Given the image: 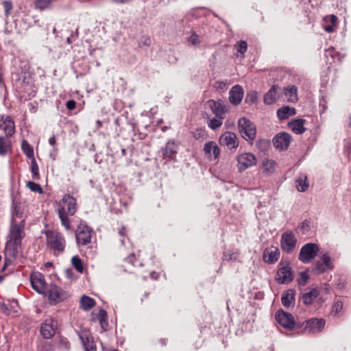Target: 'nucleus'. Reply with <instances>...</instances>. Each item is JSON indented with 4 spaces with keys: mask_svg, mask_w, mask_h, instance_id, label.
Returning <instances> with one entry per match:
<instances>
[{
    "mask_svg": "<svg viewBox=\"0 0 351 351\" xmlns=\"http://www.w3.org/2000/svg\"><path fill=\"white\" fill-rule=\"evenodd\" d=\"M25 225L23 212L14 207L12 213L10 226L5 244V263L2 270L5 268L8 261L11 262L12 259L17 257L21 247L22 240L25 236Z\"/></svg>",
    "mask_w": 351,
    "mask_h": 351,
    "instance_id": "f257e3e1",
    "label": "nucleus"
},
{
    "mask_svg": "<svg viewBox=\"0 0 351 351\" xmlns=\"http://www.w3.org/2000/svg\"><path fill=\"white\" fill-rule=\"evenodd\" d=\"M76 204L75 199L69 195H64L60 203V208L58 209V216L62 225L67 230L71 228L69 217L73 216L75 213Z\"/></svg>",
    "mask_w": 351,
    "mask_h": 351,
    "instance_id": "f03ea898",
    "label": "nucleus"
},
{
    "mask_svg": "<svg viewBox=\"0 0 351 351\" xmlns=\"http://www.w3.org/2000/svg\"><path fill=\"white\" fill-rule=\"evenodd\" d=\"M294 279V274L289 261L281 260L275 275L276 281L280 285H288Z\"/></svg>",
    "mask_w": 351,
    "mask_h": 351,
    "instance_id": "7ed1b4c3",
    "label": "nucleus"
},
{
    "mask_svg": "<svg viewBox=\"0 0 351 351\" xmlns=\"http://www.w3.org/2000/svg\"><path fill=\"white\" fill-rule=\"evenodd\" d=\"M45 234L48 246L56 252L57 255L62 254L66 245V241L62 234L53 230L46 231Z\"/></svg>",
    "mask_w": 351,
    "mask_h": 351,
    "instance_id": "20e7f679",
    "label": "nucleus"
},
{
    "mask_svg": "<svg viewBox=\"0 0 351 351\" xmlns=\"http://www.w3.org/2000/svg\"><path fill=\"white\" fill-rule=\"evenodd\" d=\"M43 294L47 295L49 302L51 305H55L69 297L67 291L54 284L48 285Z\"/></svg>",
    "mask_w": 351,
    "mask_h": 351,
    "instance_id": "39448f33",
    "label": "nucleus"
},
{
    "mask_svg": "<svg viewBox=\"0 0 351 351\" xmlns=\"http://www.w3.org/2000/svg\"><path fill=\"white\" fill-rule=\"evenodd\" d=\"M238 128L241 136L246 141H253L256 138L255 125L248 119L242 117L238 121Z\"/></svg>",
    "mask_w": 351,
    "mask_h": 351,
    "instance_id": "423d86ee",
    "label": "nucleus"
},
{
    "mask_svg": "<svg viewBox=\"0 0 351 351\" xmlns=\"http://www.w3.org/2000/svg\"><path fill=\"white\" fill-rule=\"evenodd\" d=\"M319 252V246L315 243H308L300 249L298 259L304 264L309 263L313 260Z\"/></svg>",
    "mask_w": 351,
    "mask_h": 351,
    "instance_id": "0eeeda50",
    "label": "nucleus"
},
{
    "mask_svg": "<svg viewBox=\"0 0 351 351\" xmlns=\"http://www.w3.org/2000/svg\"><path fill=\"white\" fill-rule=\"evenodd\" d=\"M296 244L297 239L291 231H286L282 234L280 247L283 252L287 254L292 253L295 250Z\"/></svg>",
    "mask_w": 351,
    "mask_h": 351,
    "instance_id": "6e6552de",
    "label": "nucleus"
},
{
    "mask_svg": "<svg viewBox=\"0 0 351 351\" xmlns=\"http://www.w3.org/2000/svg\"><path fill=\"white\" fill-rule=\"evenodd\" d=\"M92 230L86 224L81 223L75 232L76 242L78 246L86 245L90 243Z\"/></svg>",
    "mask_w": 351,
    "mask_h": 351,
    "instance_id": "1a4fd4ad",
    "label": "nucleus"
},
{
    "mask_svg": "<svg viewBox=\"0 0 351 351\" xmlns=\"http://www.w3.org/2000/svg\"><path fill=\"white\" fill-rule=\"evenodd\" d=\"M276 319L285 328L293 330L295 328V322L294 317L289 313L285 312L282 309L276 313Z\"/></svg>",
    "mask_w": 351,
    "mask_h": 351,
    "instance_id": "9d476101",
    "label": "nucleus"
},
{
    "mask_svg": "<svg viewBox=\"0 0 351 351\" xmlns=\"http://www.w3.org/2000/svg\"><path fill=\"white\" fill-rule=\"evenodd\" d=\"M256 164V158L251 153H243L237 156V167L240 172Z\"/></svg>",
    "mask_w": 351,
    "mask_h": 351,
    "instance_id": "9b49d317",
    "label": "nucleus"
},
{
    "mask_svg": "<svg viewBox=\"0 0 351 351\" xmlns=\"http://www.w3.org/2000/svg\"><path fill=\"white\" fill-rule=\"evenodd\" d=\"M58 328V322L51 317H49L42 324L40 333L45 339H50L56 334Z\"/></svg>",
    "mask_w": 351,
    "mask_h": 351,
    "instance_id": "f8f14e48",
    "label": "nucleus"
},
{
    "mask_svg": "<svg viewBox=\"0 0 351 351\" xmlns=\"http://www.w3.org/2000/svg\"><path fill=\"white\" fill-rule=\"evenodd\" d=\"M292 140L291 136L287 132L277 134L272 140L274 147L278 150H285L289 147Z\"/></svg>",
    "mask_w": 351,
    "mask_h": 351,
    "instance_id": "ddd939ff",
    "label": "nucleus"
},
{
    "mask_svg": "<svg viewBox=\"0 0 351 351\" xmlns=\"http://www.w3.org/2000/svg\"><path fill=\"white\" fill-rule=\"evenodd\" d=\"M30 282L32 288L38 293L43 294L45 293L47 286H46L45 277L40 273H34L30 276Z\"/></svg>",
    "mask_w": 351,
    "mask_h": 351,
    "instance_id": "4468645a",
    "label": "nucleus"
},
{
    "mask_svg": "<svg viewBox=\"0 0 351 351\" xmlns=\"http://www.w3.org/2000/svg\"><path fill=\"white\" fill-rule=\"evenodd\" d=\"M219 143L227 146L228 149H235L239 145L237 135L230 132H226L219 138Z\"/></svg>",
    "mask_w": 351,
    "mask_h": 351,
    "instance_id": "2eb2a0df",
    "label": "nucleus"
},
{
    "mask_svg": "<svg viewBox=\"0 0 351 351\" xmlns=\"http://www.w3.org/2000/svg\"><path fill=\"white\" fill-rule=\"evenodd\" d=\"M325 324L324 319H310L306 321L305 330L311 333H318L324 329Z\"/></svg>",
    "mask_w": 351,
    "mask_h": 351,
    "instance_id": "dca6fc26",
    "label": "nucleus"
},
{
    "mask_svg": "<svg viewBox=\"0 0 351 351\" xmlns=\"http://www.w3.org/2000/svg\"><path fill=\"white\" fill-rule=\"evenodd\" d=\"M280 250L274 246L266 248L263 252V261L269 264L276 263L280 257Z\"/></svg>",
    "mask_w": 351,
    "mask_h": 351,
    "instance_id": "f3484780",
    "label": "nucleus"
},
{
    "mask_svg": "<svg viewBox=\"0 0 351 351\" xmlns=\"http://www.w3.org/2000/svg\"><path fill=\"white\" fill-rule=\"evenodd\" d=\"M229 101L231 104L237 106L243 97L244 91L240 85H234L229 92Z\"/></svg>",
    "mask_w": 351,
    "mask_h": 351,
    "instance_id": "a211bd4d",
    "label": "nucleus"
},
{
    "mask_svg": "<svg viewBox=\"0 0 351 351\" xmlns=\"http://www.w3.org/2000/svg\"><path fill=\"white\" fill-rule=\"evenodd\" d=\"M207 105L216 116H223L227 112L226 106L220 101L210 99Z\"/></svg>",
    "mask_w": 351,
    "mask_h": 351,
    "instance_id": "6ab92c4d",
    "label": "nucleus"
},
{
    "mask_svg": "<svg viewBox=\"0 0 351 351\" xmlns=\"http://www.w3.org/2000/svg\"><path fill=\"white\" fill-rule=\"evenodd\" d=\"M0 129L3 130L6 136H12L14 133V123L10 117L0 120Z\"/></svg>",
    "mask_w": 351,
    "mask_h": 351,
    "instance_id": "aec40b11",
    "label": "nucleus"
},
{
    "mask_svg": "<svg viewBox=\"0 0 351 351\" xmlns=\"http://www.w3.org/2000/svg\"><path fill=\"white\" fill-rule=\"evenodd\" d=\"M161 152L164 158H173L177 153V146L175 141L173 140L168 141L165 147L161 149Z\"/></svg>",
    "mask_w": 351,
    "mask_h": 351,
    "instance_id": "412c9836",
    "label": "nucleus"
},
{
    "mask_svg": "<svg viewBox=\"0 0 351 351\" xmlns=\"http://www.w3.org/2000/svg\"><path fill=\"white\" fill-rule=\"evenodd\" d=\"M204 152L208 157L213 156L214 158H217L220 154V149L214 141L206 143L204 146Z\"/></svg>",
    "mask_w": 351,
    "mask_h": 351,
    "instance_id": "4be33fe9",
    "label": "nucleus"
},
{
    "mask_svg": "<svg viewBox=\"0 0 351 351\" xmlns=\"http://www.w3.org/2000/svg\"><path fill=\"white\" fill-rule=\"evenodd\" d=\"M295 291L294 289H289L282 292L281 300L284 306L289 308L295 302Z\"/></svg>",
    "mask_w": 351,
    "mask_h": 351,
    "instance_id": "5701e85b",
    "label": "nucleus"
},
{
    "mask_svg": "<svg viewBox=\"0 0 351 351\" xmlns=\"http://www.w3.org/2000/svg\"><path fill=\"white\" fill-rule=\"evenodd\" d=\"M319 291L317 288H312L302 295V300L305 305H310L318 297Z\"/></svg>",
    "mask_w": 351,
    "mask_h": 351,
    "instance_id": "b1692460",
    "label": "nucleus"
},
{
    "mask_svg": "<svg viewBox=\"0 0 351 351\" xmlns=\"http://www.w3.org/2000/svg\"><path fill=\"white\" fill-rule=\"evenodd\" d=\"M305 120L302 119H295L289 123V127L291 130L297 134H301L304 132L305 128L304 127Z\"/></svg>",
    "mask_w": 351,
    "mask_h": 351,
    "instance_id": "393cba45",
    "label": "nucleus"
},
{
    "mask_svg": "<svg viewBox=\"0 0 351 351\" xmlns=\"http://www.w3.org/2000/svg\"><path fill=\"white\" fill-rule=\"evenodd\" d=\"M279 87L274 85L264 95V103L267 105L273 104L276 101L277 90Z\"/></svg>",
    "mask_w": 351,
    "mask_h": 351,
    "instance_id": "a878e982",
    "label": "nucleus"
},
{
    "mask_svg": "<svg viewBox=\"0 0 351 351\" xmlns=\"http://www.w3.org/2000/svg\"><path fill=\"white\" fill-rule=\"evenodd\" d=\"M298 88L294 86H288L285 88L284 93L287 100L290 102H296L298 101Z\"/></svg>",
    "mask_w": 351,
    "mask_h": 351,
    "instance_id": "bb28decb",
    "label": "nucleus"
},
{
    "mask_svg": "<svg viewBox=\"0 0 351 351\" xmlns=\"http://www.w3.org/2000/svg\"><path fill=\"white\" fill-rule=\"evenodd\" d=\"M95 305V301L94 299L85 295H82L80 301V308L88 311L90 310Z\"/></svg>",
    "mask_w": 351,
    "mask_h": 351,
    "instance_id": "cd10ccee",
    "label": "nucleus"
},
{
    "mask_svg": "<svg viewBox=\"0 0 351 351\" xmlns=\"http://www.w3.org/2000/svg\"><path fill=\"white\" fill-rule=\"evenodd\" d=\"M296 188L300 192H304L308 187L307 182V176L304 173H301L295 180Z\"/></svg>",
    "mask_w": 351,
    "mask_h": 351,
    "instance_id": "c85d7f7f",
    "label": "nucleus"
},
{
    "mask_svg": "<svg viewBox=\"0 0 351 351\" xmlns=\"http://www.w3.org/2000/svg\"><path fill=\"white\" fill-rule=\"evenodd\" d=\"M295 114V109L293 107L284 106L280 108L277 111L278 117L280 119H286L289 117Z\"/></svg>",
    "mask_w": 351,
    "mask_h": 351,
    "instance_id": "c756f323",
    "label": "nucleus"
},
{
    "mask_svg": "<svg viewBox=\"0 0 351 351\" xmlns=\"http://www.w3.org/2000/svg\"><path fill=\"white\" fill-rule=\"evenodd\" d=\"M80 337L86 351H97L96 345L91 338L86 335H81Z\"/></svg>",
    "mask_w": 351,
    "mask_h": 351,
    "instance_id": "7c9ffc66",
    "label": "nucleus"
},
{
    "mask_svg": "<svg viewBox=\"0 0 351 351\" xmlns=\"http://www.w3.org/2000/svg\"><path fill=\"white\" fill-rule=\"evenodd\" d=\"M325 22H330V25L324 26V29L328 33H332L334 31V26L337 23V18L336 16L332 14L327 16L324 18Z\"/></svg>",
    "mask_w": 351,
    "mask_h": 351,
    "instance_id": "2f4dec72",
    "label": "nucleus"
},
{
    "mask_svg": "<svg viewBox=\"0 0 351 351\" xmlns=\"http://www.w3.org/2000/svg\"><path fill=\"white\" fill-rule=\"evenodd\" d=\"M35 7L41 11L52 7V0H36Z\"/></svg>",
    "mask_w": 351,
    "mask_h": 351,
    "instance_id": "473e14b6",
    "label": "nucleus"
},
{
    "mask_svg": "<svg viewBox=\"0 0 351 351\" xmlns=\"http://www.w3.org/2000/svg\"><path fill=\"white\" fill-rule=\"evenodd\" d=\"M21 149L27 158L31 159L34 158V149L27 141H22Z\"/></svg>",
    "mask_w": 351,
    "mask_h": 351,
    "instance_id": "72a5a7b5",
    "label": "nucleus"
},
{
    "mask_svg": "<svg viewBox=\"0 0 351 351\" xmlns=\"http://www.w3.org/2000/svg\"><path fill=\"white\" fill-rule=\"evenodd\" d=\"M223 119V116H216L213 119H210L208 123V126L215 130L219 128L222 125V119Z\"/></svg>",
    "mask_w": 351,
    "mask_h": 351,
    "instance_id": "f704fd0d",
    "label": "nucleus"
},
{
    "mask_svg": "<svg viewBox=\"0 0 351 351\" xmlns=\"http://www.w3.org/2000/svg\"><path fill=\"white\" fill-rule=\"evenodd\" d=\"M31 172L32 174L33 180H38L40 179L38 165L34 158H32L31 160Z\"/></svg>",
    "mask_w": 351,
    "mask_h": 351,
    "instance_id": "c9c22d12",
    "label": "nucleus"
},
{
    "mask_svg": "<svg viewBox=\"0 0 351 351\" xmlns=\"http://www.w3.org/2000/svg\"><path fill=\"white\" fill-rule=\"evenodd\" d=\"M26 186L32 192L38 193L39 194H42L43 193L41 186L34 182H27Z\"/></svg>",
    "mask_w": 351,
    "mask_h": 351,
    "instance_id": "e433bc0d",
    "label": "nucleus"
},
{
    "mask_svg": "<svg viewBox=\"0 0 351 351\" xmlns=\"http://www.w3.org/2000/svg\"><path fill=\"white\" fill-rule=\"evenodd\" d=\"M258 99V93L255 90H251L246 95L245 101L248 104H254Z\"/></svg>",
    "mask_w": 351,
    "mask_h": 351,
    "instance_id": "4c0bfd02",
    "label": "nucleus"
},
{
    "mask_svg": "<svg viewBox=\"0 0 351 351\" xmlns=\"http://www.w3.org/2000/svg\"><path fill=\"white\" fill-rule=\"evenodd\" d=\"M72 265L75 267V269L80 273H82L84 271V267L82 262V260L77 256H75L71 259Z\"/></svg>",
    "mask_w": 351,
    "mask_h": 351,
    "instance_id": "58836bf2",
    "label": "nucleus"
},
{
    "mask_svg": "<svg viewBox=\"0 0 351 351\" xmlns=\"http://www.w3.org/2000/svg\"><path fill=\"white\" fill-rule=\"evenodd\" d=\"M320 260L322 261V263L326 266V270L332 269L333 265L331 262V258L327 253L322 254Z\"/></svg>",
    "mask_w": 351,
    "mask_h": 351,
    "instance_id": "ea45409f",
    "label": "nucleus"
},
{
    "mask_svg": "<svg viewBox=\"0 0 351 351\" xmlns=\"http://www.w3.org/2000/svg\"><path fill=\"white\" fill-rule=\"evenodd\" d=\"M314 274L318 275L326 271V266L322 263V261H317L312 269Z\"/></svg>",
    "mask_w": 351,
    "mask_h": 351,
    "instance_id": "a19ab883",
    "label": "nucleus"
},
{
    "mask_svg": "<svg viewBox=\"0 0 351 351\" xmlns=\"http://www.w3.org/2000/svg\"><path fill=\"white\" fill-rule=\"evenodd\" d=\"M187 41L193 45H198L201 43L199 36L195 32H191V35L186 38Z\"/></svg>",
    "mask_w": 351,
    "mask_h": 351,
    "instance_id": "79ce46f5",
    "label": "nucleus"
},
{
    "mask_svg": "<svg viewBox=\"0 0 351 351\" xmlns=\"http://www.w3.org/2000/svg\"><path fill=\"white\" fill-rule=\"evenodd\" d=\"M308 272L302 271L299 273V277L298 278V283L300 286H304L308 279Z\"/></svg>",
    "mask_w": 351,
    "mask_h": 351,
    "instance_id": "37998d69",
    "label": "nucleus"
},
{
    "mask_svg": "<svg viewBox=\"0 0 351 351\" xmlns=\"http://www.w3.org/2000/svg\"><path fill=\"white\" fill-rule=\"evenodd\" d=\"M8 150V145L3 136H0V155L5 156Z\"/></svg>",
    "mask_w": 351,
    "mask_h": 351,
    "instance_id": "c03bdc74",
    "label": "nucleus"
},
{
    "mask_svg": "<svg viewBox=\"0 0 351 351\" xmlns=\"http://www.w3.org/2000/svg\"><path fill=\"white\" fill-rule=\"evenodd\" d=\"M298 230L302 234H306L310 230L309 222L306 220L302 221L298 227Z\"/></svg>",
    "mask_w": 351,
    "mask_h": 351,
    "instance_id": "a18cd8bd",
    "label": "nucleus"
},
{
    "mask_svg": "<svg viewBox=\"0 0 351 351\" xmlns=\"http://www.w3.org/2000/svg\"><path fill=\"white\" fill-rule=\"evenodd\" d=\"M325 56L328 57V56L332 58L337 57L339 60H341L343 58V56H341L338 51H337L334 48H330L325 51Z\"/></svg>",
    "mask_w": 351,
    "mask_h": 351,
    "instance_id": "49530a36",
    "label": "nucleus"
},
{
    "mask_svg": "<svg viewBox=\"0 0 351 351\" xmlns=\"http://www.w3.org/2000/svg\"><path fill=\"white\" fill-rule=\"evenodd\" d=\"M235 47L239 53L243 54L247 49V44L245 41L241 40L236 45Z\"/></svg>",
    "mask_w": 351,
    "mask_h": 351,
    "instance_id": "de8ad7c7",
    "label": "nucleus"
},
{
    "mask_svg": "<svg viewBox=\"0 0 351 351\" xmlns=\"http://www.w3.org/2000/svg\"><path fill=\"white\" fill-rule=\"evenodd\" d=\"M193 134L194 138L197 140H203L206 136L205 130L202 128L196 129Z\"/></svg>",
    "mask_w": 351,
    "mask_h": 351,
    "instance_id": "09e8293b",
    "label": "nucleus"
},
{
    "mask_svg": "<svg viewBox=\"0 0 351 351\" xmlns=\"http://www.w3.org/2000/svg\"><path fill=\"white\" fill-rule=\"evenodd\" d=\"M275 162L272 160H267L263 163V167L265 171H267L268 172H271L274 169L275 167Z\"/></svg>",
    "mask_w": 351,
    "mask_h": 351,
    "instance_id": "8fccbe9b",
    "label": "nucleus"
},
{
    "mask_svg": "<svg viewBox=\"0 0 351 351\" xmlns=\"http://www.w3.org/2000/svg\"><path fill=\"white\" fill-rule=\"evenodd\" d=\"M343 308V303L341 301H337L332 306V312L335 315H337Z\"/></svg>",
    "mask_w": 351,
    "mask_h": 351,
    "instance_id": "3c124183",
    "label": "nucleus"
},
{
    "mask_svg": "<svg viewBox=\"0 0 351 351\" xmlns=\"http://www.w3.org/2000/svg\"><path fill=\"white\" fill-rule=\"evenodd\" d=\"M3 5H4L5 14H9L10 10L12 9V3L9 1H4Z\"/></svg>",
    "mask_w": 351,
    "mask_h": 351,
    "instance_id": "603ef678",
    "label": "nucleus"
},
{
    "mask_svg": "<svg viewBox=\"0 0 351 351\" xmlns=\"http://www.w3.org/2000/svg\"><path fill=\"white\" fill-rule=\"evenodd\" d=\"M66 106L69 110H73L76 106V102L73 99L69 100L66 104Z\"/></svg>",
    "mask_w": 351,
    "mask_h": 351,
    "instance_id": "864d4df0",
    "label": "nucleus"
},
{
    "mask_svg": "<svg viewBox=\"0 0 351 351\" xmlns=\"http://www.w3.org/2000/svg\"><path fill=\"white\" fill-rule=\"evenodd\" d=\"M97 317H98L99 320H100V319H106V317H107L106 311L104 309H100L98 313Z\"/></svg>",
    "mask_w": 351,
    "mask_h": 351,
    "instance_id": "5fc2aeb1",
    "label": "nucleus"
},
{
    "mask_svg": "<svg viewBox=\"0 0 351 351\" xmlns=\"http://www.w3.org/2000/svg\"><path fill=\"white\" fill-rule=\"evenodd\" d=\"M224 257L226 260H235L236 259V255L234 253H228L225 252Z\"/></svg>",
    "mask_w": 351,
    "mask_h": 351,
    "instance_id": "6e6d98bb",
    "label": "nucleus"
},
{
    "mask_svg": "<svg viewBox=\"0 0 351 351\" xmlns=\"http://www.w3.org/2000/svg\"><path fill=\"white\" fill-rule=\"evenodd\" d=\"M58 152V148L57 147H53L52 150L50 152L49 156L51 159L53 160L56 159V156L57 155Z\"/></svg>",
    "mask_w": 351,
    "mask_h": 351,
    "instance_id": "4d7b16f0",
    "label": "nucleus"
},
{
    "mask_svg": "<svg viewBox=\"0 0 351 351\" xmlns=\"http://www.w3.org/2000/svg\"><path fill=\"white\" fill-rule=\"evenodd\" d=\"M49 143L53 147H56V136L55 135H53L51 137L49 138Z\"/></svg>",
    "mask_w": 351,
    "mask_h": 351,
    "instance_id": "13d9d810",
    "label": "nucleus"
},
{
    "mask_svg": "<svg viewBox=\"0 0 351 351\" xmlns=\"http://www.w3.org/2000/svg\"><path fill=\"white\" fill-rule=\"evenodd\" d=\"M114 3L116 4H127L129 3L131 0H111Z\"/></svg>",
    "mask_w": 351,
    "mask_h": 351,
    "instance_id": "bf43d9fd",
    "label": "nucleus"
},
{
    "mask_svg": "<svg viewBox=\"0 0 351 351\" xmlns=\"http://www.w3.org/2000/svg\"><path fill=\"white\" fill-rule=\"evenodd\" d=\"M99 322H100V325H101V328L103 329L106 330L107 326H108V323L107 322V319H100Z\"/></svg>",
    "mask_w": 351,
    "mask_h": 351,
    "instance_id": "052dcab7",
    "label": "nucleus"
},
{
    "mask_svg": "<svg viewBox=\"0 0 351 351\" xmlns=\"http://www.w3.org/2000/svg\"><path fill=\"white\" fill-rule=\"evenodd\" d=\"M215 84H216L217 88H221V89H223V88L226 86V84L223 82H217L215 83Z\"/></svg>",
    "mask_w": 351,
    "mask_h": 351,
    "instance_id": "680f3d73",
    "label": "nucleus"
},
{
    "mask_svg": "<svg viewBox=\"0 0 351 351\" xmlns=\"http://www.w3.org/2000/svg\"><path fill=\"white\" fill-rule=\"evenodd\" d=\"M119 234L120 235V237H124L125 235H126V231H125V228L124 227H123L119 231Z\"/></svg>",
    "mask_w": 351,
    "mask_h": 351,
    "instance_id": "e2e57ef3",
    "label": "nucleus"
},
{
    "mask_svg": "<svg viewBox=\"0 0 351 351\" xmlns=\"http://www.w3.org/2000/svg\"><path fill=\"white\" fill-rule=\"evenodd\" d=\"M133 258H134V254H132V255H130V256H128V257L126 258V260H127V261H128V262H132V259Z\"/></svg>",
    "mask_w": 351,
    "mask_h": 351,
    "instance_id": "0e129e2a",
    "label": "nucleus"
},
{
    "mask_svg": "<svg viewBox=\"0 0 351 351\" xmlns=\"http://www.w3.org/2000/svg\"><path fill=\"white\" fill-rule=\"evenodd\" d=\"M45 265L46 267H51L53 265V263L51 262H47L45 264Z\"/></svg>",
    "mask_w": 351,
    "mask_h": 351,
    "instance_id": "69168bd1",
    "label": "nucleus"
},
{
    "mask_svg": "<svg viewBox=\"0 0 351 351\" xmlns=\"http://www.w3.org/2000/svg\"><path fill=\"white\" fill-rule=\"evenodd\" d=\"M96 124L97 125V128H100V127H101V125H102V123H101V121H99V120H97V121H96Z\"/></svg>",
    "mask_w": 351,
    "mask_h": 351,
    "instance_id": "338daca9",
    "label": "nucleus"
},
{
    "mask_svg": "<svg viewBox=\"0 0 351 351\" xmlns=\"http://www.w3.org/2000/svg\"><path fill=\"white\" fill-rule=\"evenodd\" d=\"M121 153H122V154H123V156H124V155H125V154H126V150H125V149H121Z\"/></svg>",
    "mask_w": 351,
    "mask_h": 351,
    "instance_id": "774afa93",
    "label": "nucleus"
}]
</instances>
